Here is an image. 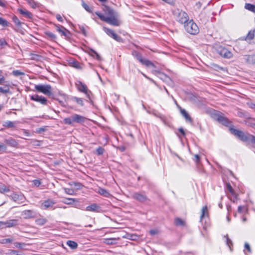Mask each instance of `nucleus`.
Instances as JSON below:
<instances>
[{"label":"nucleus","mask_w":255,"mask_h":255,"mask_svg":"<svg viewBox=\"0 0 255 255\" xmlns=\"http://www.w3.org/2000/svg\"><path fill=\"white\" fill-rule=\"evenodd\" d=\"M72 116L73 123H76L81 124L84 123L86 120V118H85L84 117L77 114H74Z\"/></svg>","instance_id":"4468645a"},{"label":"nucleus","mask_w":255,"mask_h":255,"mask_svg":"<svg viewBox=\"0 0 255 255\" xmlns=\"http://www.w3.org/2000/svg\"><path fill=\"white\" fill-rule=\"evenodd\" d=\"M6 147L4 144H3V143L0 144V151L5 150L6 149Z\"/></svg>","instance_id":"052dcab7"},{"label":"nucleus","mask_w":255,"mask_h":255,"mask_svg":"<svg viewBox=\"0 0 255 255\" xmlns=\"http://www.w3.org/2000/svg\"><path fill=\"white\" fill-rule=\"evenodd\" d=\"M104 148H103L101 147H99L97 149V152L98 155H102V154H103V153H104Z\"/></svg>","instance_id":"09e8293b"},{"label":"nucleus","mask_w":255,"mask_h":255,"mask_svg":"<svg viewBox=\"0 0 255 255\" xmlns=\"http://www.w3.org/2000/svg\"><path fill=\"white\" fill-rule=\"evenodd\" d=\"M10 191L9 187L6 186L5 185H0V193H4L5 192H8Z\"/></svg>","instance_id":"c85d7f7f"},{"label":"nucleus","mask_w":255,"mask_h":255,"mask_svg":"<svg viewBox=\"0 0 255 255\" xmlns=\"http://www.w3.org/2000/svg\"><path fill=\"white\" fill-rule=\"evenodd\" d=\"M227 188L232 195H235L234 191L230 183L227 184Z\"/></svg>","instance_id":"79ce46f5"},{"label":"nucleus","mask_w":255,"mask_h":255,"mask_svg":"<svg viewBox=\"0 0 255 255\" xmlns=\"http://www.w3.org/2000/svg\"><path fill=\"white\" fill-rule=\"evenodd\" d=\"M66 200H67V201H65L64 202L68 205L72 204L75 201V199L72 198H68L66 199Z\"/></svg>","instance_id":"de8ad7c7"},{"label":"nucleus","mask_w":255,"mask_h":255,"mask_svg":"<svg viewBox=\"0 0 255 255\" xmlns=\"http://www.w3.org/2000/svg\"><path fill=\"white\" fill-rule=\"evenodd\" d=\"M72 100L76 102L78 104H79L82 106H83V102L81 98H79L74 97L72 98Z\"/></svg>","instance_id":"2f4dec72"},{"label":"nucleus","mask_w":255,"mask_h":255,"mask_svg":"<svg viewBox=\"0 0 255 255\" xmlns=\"http://www.w3.org/2000/svg\"><path fill=\"white\" fill-rule=\"evenodd\" d=\"M18 220L16 219H12L3 222V226L4 225L6 227L10 228L15 226L17 225Z\"/></svg>","instance_id":"dca6fc26"},{"label":"nucleus","mask_w":255,"mask_h":255,"mask_svg":"<svg viewBox=\"0 0 255 255\" xmlns=\"http://www.w3.org/2000/svg\"><path fill=\"white\" fill-rule=\"evenodd\" d=\"M82 6L87 11H91V9H90L89 6L88 5V4H87L84 1H83V2H82Z\"/></svg>","instance_id":"8fccbe9b"},{"label":"nucleus","mask_w":255,"mask_h":255,"mask_svg":"<svg viewBox=\"0 0 255 255\" xmlns=\"http://www.w3.org/2000/svg\"><path fill=\"white\" fill-rule=\"evenodd\" d=\"M184 27L186 31L191 34H196L199 31L198 26L193 20H188L184 24Z\"/></svg>","instance_id":"20e7f679"},{"label":"nucleus","mask_w":255,"mask_h":255,"mask_svg":"<svg viewBox=\"0 0 255 255\" xmlns=\"http://www.w3.org/2000/svg\"><path fill=\"white\" fill-rule=\"evenodd\" d=\"M11 198L13 201L16 202L18 203H22L25 200V197L23 195H19L16 193H13L10 195Z\"/></svg>","instance_id":"9b49d317"},{"label":"nucleus","mask_w":255,"mask_h":255,"mask_svg":"<svg viewBox=\"0 0 255 255\" xmlns=\"http://www.w3.org/2000/svg\"><path fill=\"white\" fill-rule=\"evenodd\" d=\"M117 240L116 238L106 239L104 243L107 245H113L116 244Z\"/></svg>","instance_id":"b1692460"},{"label":"nucleus","mask_w":255,"mask_h":255,"mask_svg":"<svg viewBox=\"0 0 255 255\" xmlns=\"http://www.w3.org/2000/svg\"><path fill=\"white\" fill-rule=\"evenodd\" d=\"M207 212V206H204L202 209V214L200 217L201 220H202L205 215V213Z\"/></svg>","instance_id":"37998d69"},{"label":"nucleus","mask_w":255,"mask_h":255,"mask_svg":"<svg viewBox=\"0 0 255 255\" xmlns=\"http://www.w3.org/2000/svg\"><path fill=\"white\" fill-rule=\"evenodd\" d=\"M12 20L15 25L18 26V27L21 26L22 22L20 21L18 18L16 16H13L12 17Z\"/></svg>","instance_id":"f704fd0d"},{"label":"nucleus","mask_w":255,"mask_h":255,"mask_svg":"<svg viewBox=\"0 0 255 255\" xmlns=\"http://www.w3.org/2000/svg\"><path fill=\"white\" fill-rule=\"evenodd\" d=\"M12 240L10 239H3L2 240L1 243L2 244H6L8 243H11Z\"/></svg>","instance_id":"603ef678"},{"label":"nucleus","mask_w":255,"mask_h":255,"mask_svg":"<svg viewBox=\"0 0 255 255\" xmlns=\"http://www.w3.org/2000/svg\"><path fill=\"white\" fill-rule=\"evenodd\" d=\"M218 53L223 57L230 58L232 57V52L224 47H220L217 50Z\"/></svg>","instance_id":"0eeeda50"},{"label":"nucleus","mask_w":255,"mask_h":255,"mask_svg":"<svg viewBox=\"0 0 255 255\" xmlns=\"http://www.w3.org/2000/svg\"><path fill=\"white\" fill-rule=\"evenodd\" d=\"M245 8L255 13V5L251 3H246Z\"/></svg>","instance_id":"393cba45"},{"label":"nucleus","mask_w":255,"mask_h":255,"mask_svg":"<svg viewBox=\"0 0 255 255\" xmlns=\"http://www.w3.org/2000/svg\"><path fill=\"white\" fill-rule=\"evenodd\" d=\"M34 212L31 210H27L23 211L21 213L22 216L25 219L33 218L34 216Z\"/></svg>","instance_id":"2eb2a0df"},{"label":"nucleus","mask_w":255,"mask_h":255,"mask_svg":"<svg viewBox=\"0 0 255 255\" xmlns=\"http://www.w3.org/2000/svg\"><path fill=\"white\" fill-rule=\"evenodd\" d=\"M5 5V1L3 0H0V6L4 7Z\"/></svg>","instance_id":"e2e57ef3"},{"label":"nucleus","mask_w":255,"mask_h":255,"mask_svg":"<svg viewBox=\"0 0 255 255\" xmlns=\"http://www.w3.org/2000/svg\"><path fill=\"white\" fill-rule=\"evenodd\" d=\"M245 249H246L247 250H248V251L249 252H251V248H250V245H249L248 243H245Z\"/></svg>","instance_id":"13d9d810"},{"label":"nucleus","mask_w":255,"mask_h":255,"mask_svg":"<svg viewBox=\"0 0 255 255\" xmlns=\"http://www.w3.org/2000/svg\"><path fill=\"white\" fill-rule=\"evenodd\" d=\"M103 29L107 34L112 37L117 41L120 42H123V39L120 36L118 35L113 30L106 27H104Z\"/></svg>","instance_id":"423d86ee"},{"label":"nucleus","mask_w":255,"mask_h":255,"mask_svg":"<svg viewBox=\"0 0 255 255\" xmlns=\"http://www.w3.org/2000/svg\"><path fill=\"white\" fill-rule=\"evenodd\" d=\"M141 63L143 65H146V66H153L154 67V65L149 60H148L147 59H143V61L141 62Z\"/></svg>","instance_id":"72a5a7b5"},{"label":"nucleus","mask_w":255,"mask_h":255,"mask_svg":"<svg viewBox=\"0 0 255 255\" xmlns=\"http://www.w3.org/2000/svg\"><path fill=\"white\" fill-rule=\"evenodd\" d=\"M67 245L72 249H76L78 246L77 244L75 242L72 241H68L67 242Z\"/></svg>","instance_id":"bb28decb"},{"label":"nucleus","mask_w":255,"mask_h":255,"mask_svg":"<svg viewBox=\"0 0 255 255\" xmlns=\"http://www.w3.org/2000/svg\"><path fill=\"white\" fill-rule=\"evenodd\" d=\"M249 106L251 108L254 109L255 110V104L251 103L249 104Z\"/></svg>","instance_id":"0e129e2a"},{"label":"nucleus","mask_w":255,"mask_h":255,"mask_svg":"<svg viewBox=\"0 0 255 255\" xmlns=\"http://www.w3.org/2000/svg\"><path fill=\"white\" fill-rule=\"evenodd\" d=\"M7 45V43L4 39H0V48H4Z\"/></svg>","instance_id":"c03bdc74"},{"label":"nucleus","mask_w":255,"mask_h":255,"mask_svg":"<svg viewBox=\"0 0 255 255\" xmlns=\"http://www.w3.org/2000/svg\"><path fill=\"white\" fill-rule=\"evenodd\" d=\"M127 238L131 240L135 241L138 239V237L135 234H128Z\"/></svg>","instance_id":"4c0bfd02"},{"label":"nucleus","mask_w":255,"mask_h":255,"mask_svg":"<svg viewBox=\"0 0 255 255\" xmlns=\"http://www.w3.org/2000/svg\"><path fill=\"white\" fill-rule=\"evenodd\" d=\"M194 156H195V158L196 159V161L198 162L200 160V157H199V156L198 155H197V154H196V155H195Z\"/></svg>","instance_id":"774afa93"},{"label":"nucleus","mask_w":255,"mask_h":255,"mask_svg":"<svg viewBox=\"0 0 255 255\" xmlns=\"http://www.w3.org/2000/svg\"><path fill=\"white\" fill-rule=\"evenodd\" d=\"M4 142L5 143L12 147H17L18 145L17 142L14 139L11 137L4 139Z\"/></svg>","instance_id":"f3484780"},{"label":"nucleus","mask_w":255,"mask_h":255,"mask_svg":"<svg viewBox=\"0 0 255 255\" xmlns=\"http://www.w3.org/2000/svg\"><path fill=\"white\" fill-rule=\"evenodd\" d=\"M72 66L77 69L81 68L79 63L77 61H74L72 63Z\"/></svg>","instance_id":"3c124183"},{"label":"nucleus","mask_w":255,"mask_h":255,"mask_svg":"<svg viewBox=\"0 0 255 255\" xmlns=\"http://www.w3.org/2000/svg\"><path fill=\"white\" fill-rule=\"evenodd\" d=\"M30 99L38 102L43 105H46L48 103L47 100L44 97L38 95H33L30 96Z\"/></svg>","instance_id":"6e6552de"},{"label":"nucleus","mask_w":255,"mask_h":255,"mask_svg":"<svg viewBox=\"0 0 255 255\" xmlns=\"http://www.w3.org/2000/svg\"><path fill=\"white\" fill-rule=\"evenodd\" d=\"M76 86L79 91L85 93L87 97L90 98V93L91 92L88 90L86 85L84 84L81 82L78 81V83H76Z\"/></svg>","instance_id":"1a4fd4ad"},{"label":"nucleus","mask_w":255,"mask_h":255,"mask_svg":"<svg viewBox=\"0 0 255 255\" xmlns=\"http://www.w3.org/2000/svg\"><path fill=\"white\" fill-rule=\"evenodd\" d=\"M33 183L34 184V185L35 186H36V187H38L39 186V185L40 184V182L39 180H34L33 181Z\"/></svg>","instance_id":"6e6d98bb"},{"label":"nucleus","mask_w":255,"mask_h":255,"mask_svg":"<svg viewBox=\"0 0 255 255\" xmlns=\"http://www.w3.org/2000/svg\"><path fill=\"white\" fill-rule=\"evenodd\" d=\"M86 210L87 211L100 212L101 211V207L97 204L94 203L86 207Z\"/></svg>","instance_id":"ddd939ff"},{"label":"nucleus","mask_w":255,"mask_h":255,"mask_svg":"<svg viewBox=\"0 0 255 255\" xmlns=\"http://www.w3.org/2000/svg\"><path fill=\"white\" fill-rule=\"evenodd\" d=\"M158 231L156 230H151L149 231V234L152 236L156 235Z\"/></svg>","instance_id":"4d7b16f0"},{"label":"nucleus","mask_w":255,"mask_h":255,"mask_svg":"<svg viewBox=\"0 0 255 255\" xmlns=\"http://www.w3.org/2000/svg\"><path fill=\"white\" fill-rule=\"evenodd\" d=\"M63 121H64V124L69 125H72L73 124H74L73 121L72 120V116H71V117H70L69 118H66L64 119Z\"/></svg>","instance_id":"c756f323"},{"label":"nucleus","mask_w":255,"mask_h":255,"mask_svg":"<svg viewBox=\"0 0 255 255\" xmlns=\"http://www.w3.org/2000/svg\"><path fill=\"white\" fill-rule=\"evenodd\" d=\"M57 30L61 33L62 35L66 36V29L62 26L59 25L56 26Z\"/></svg>","instance_id":"a878e982"},{"label":"nucleus","mask_w":255,"mask_h":255,"mask_svg":"<svg viewBox=\"0 0 255 255\" xmlns=\"http://www.w3.org/2000/svg\"><path fill=\"white\" fill-rule=\"evenodd\" d=\"M103 10L108 16H105L99 12H96L95 13L102 20L114 26H119L121 21L119 19V14L114 9L108 6L104 5Z\"/></svg>","instance_id":"f257e3e1"},{"label":"nucleus","mask_w":255,"mask_h":255,"mask_svg":"<svg viewBox=\"0 0 255 255\" xmlns=\"http://www.w3.org/2000/svg\"><path fill=\"white\" fill-rule=\"evenodd\" d=\"M131 197L140 202H143L147 200V197L144 194L138 192L133 193Z\"/></svg>","instance_id":"9d476101"},{"label":"nucleus","mask_w":255,"mask_h":255,"mask_svg":"<svg viewBox=\"0 0 255 255\" xmlns=\"http://www.w3.org/2000/svg\"><path fill=\"white\" fill-rule=\"evenodd\" d=\"M35 89L47 96L52 95V88L49 85H36Z\"/></svg>","instance_id":"39448f33"},{"label":"nucleus","mask_w":255,"mask_h":255,"mask_svg":"<svg viewBox=\"0 0 255 255\" xmlns=\"http://www.w3.org/2000/svg\"><path fill=\"white\" fill-rule=\"evenodd\" d=\"M215 118L216 119V120L219 122L222 123L223 125L227 126L229 125L230 122H229L228 119H227L225 117H224L218 114H216L215 115Z\"/></svg>","instance_id":"f8f14e48"},{"label":"nucleus","mask_w":255,"mask_h":255,"mask_svg":"<svg viewBox=\"0 0 255 255\" xmlns=\"http://www.w3.org/2000/svg\"><path fill=\"white\" fill-rule=\"evenodd\" d=\"M14 245L16 248L22 249L23 247L25 246V243L15 242L14 243Z\"/></svg>","instance_id":"58836bf2"},{"label":"nucleus","mask_w":255,"mask_h":255,"mask_svg":"<svg viewBox=\"0 0 255 255\" xmlns=\"http://www.w3.org/2000/svg\"><path fill=\"white\" fill-rule=\"evenodd\" d=\"M65 192L66 194L69 195H74L75 193V191L72 189L70 188H65Z\"/></svg>","instance_id":"ea45409f"},{"label":"nucleus","mask_w":255,"mask_h":255,"mask_svg":"<svg viewBox=\"0 0 255 255\" xmlns=\"http://www.w3.org/2000/svg\"><path fill=\"white\" fill-rule=\"evenodd\" d=\"M54 202L52 200H47L45 201L42 204L41 207L43 209H46L48 208L52 207L54 204Z\"/></svg>","instance_id":"6ab92c4d"},{"label":"nucleus","mask_w":255,"mask_h":255,"mask_svg":"<svg viewBox=\"0 0 255 255\" xmlns=\"http://www.w3.org/2000/svg\"><path fill=\"white\" fill-rule=\"evenodd\" d=\"M224 237L226 238V242L227 245L229 247L230 250H232L231 246L233 245L232 241L229 238L228 235L225 236Z\"/></svg>","instance_id":"473e14b6"},{"label":"nucleus","mask_w":255,"mask_h":255,"mask_svg":"<svg viewBox=\"0 0 255 255\" xmlns=\"http://www.w3.org/2000/svg\"><path fill=\"white\" fill-rule=\"evenodd\" d=\"M8 23L6 20L2 18L1 17H0V25H1L2 26L5 27L7 26L8 25Z\"/></svg>","instance_id":"a19ab883"},{"label":"nucleus","mask_w":255,"mask_h":255,"mask_svg":"<svg viewBox=\"0 0 255 255\" xmlns=\"http://www.w3.org/2000/svg\"><path fill=\"white\" fill-rule=\"evenodd\" d=\"M244 207L242 206H240L238 207V212L239 213H242V211H243V209Z\"/></svg>","instance_id":"69168bd1"},{"label":"nucleus","mask_w":255,"mask_h":255,"mask_svg":"<svg viewBox=\"0 0 255 255\" xmlns=\"http://www.w3.org/2000/svg\"><path fill=\"white\" fill-rule=\"evenodd\" d=\"M175 223L177 226L184 225V222L180 218H176L175 220Z\"/></svg>","instance_id":"e433bc0d"},{"label":"nucleus","mask_w":255,"mask_h":255,"mask_svg":"<svg viewBox=\"0 0 255 255\" xmlns=\"http://www.w3.org/2000/svg\"><path fill=\"white\" fill-rule=\"evenodd\" d=\"M231 133L244 142L251 141L255 144V136L251 134H246L243 131L234 128H230Z\"/></svg>","instance_id":"f03ea898"},{"label":"nucleus","mask_w":255,"mask_h":255,"mask_svg":"<svg viewBox=\"0 0 255 255\" xmlns=\"http://www.w3.org/2000/svg\"><path fill=\"white\" fill-rule=\"evenodd\" d=\"M17 122H11V121H5L3 126L7 128H15Z\"/></svg>","instance_id":"412c9836"},{"label":"nucleus","mask_w":255,"mask_h":255,"mask_svg":"<svg viewBox=\"0 0 255 255\" xmlns=\"http://www.w3.org/2000/svg\"><path fill=\"white\" fill-rule=\"evenodd\" d=\"M46 34L48 36H49V37H50L51 38L54 39L56 38L55 35L51 32H48L46 33Z\"/></svg>","instance_id":"5fc2aeb1"},{"label":"nucleus","mask_w":255,"mask_h":255,"mask_svg":"<svg viewBox=\"0 0 255 255\" xmlns=\"http://www.w3.org/2000/svg\"><path fill=\"white\" fill-rule=\"evenodd\" d=\"M1 72H0V84H1L2 83L4 82L5 79L4 77L1 75Z\"/></svg>","instance_id":"bf43d9fd"},{"label":"nucleus","mask_w":255,"mask_h":255,"mask_svg":"<svg viewBox=\"0 0 255 255\" xmlns=\"http://www.w3.org/2000/svg\"><path fill=\"white\" fill-rule=\"evenodd\" d=\"M135 56L136 58V59L140 62L141 63V62L143 61V60L144 59H143L142 58V56L141 55H140V54H139V53H137V52H135Z\"/></svg>","instance_id":"49530a36"},{"label":"nucleus","mask_w":255,"mask_h":255,"mask_svg":"<svg viewBox=\"0 0 255 255\" xmlns=\"http://www.w3.org/2000/svg\"><path fill=\"white\" fill-rule=\"evenodd\" d=\"M9 91V89L8 87H5L4 88H2L0 87V92L2 93H7Z\"/></svg>","instance_id":"a18cd8bd"},{"label":"nucleus","mask_w":255,"mask_h":255,"mask_svg":"<svg viewBox=\"0 0 255 255\" xmlns=\"http://www.w3.org/2000/svg\"><path fill=\"white\" fill-rule=\"evenodd\" d=\"M90 51L91 53H89L92 56H93V57L96 56V59H98V60H101V58L100 56L97 52H96L95 50H94L92 49H90Z\"/></svg>","instance_id":"cd10ccee"},{"label":"nucleus","mask_w":255,"mask_h":255,"mask_svg":"<svg viewBox=\"0 0 255 255\" xmlns=\"http://www.w3.org/2000/svg\"><path fill=\"white\" fill-rule=\"evenodd\" d=\"M245 59L246 62L249 64H255V55L246 56Z\"/></svg>","instance_id":"4be33fe9"},{"label":"nucleus","mask_w":255,"mask_h":255,"mask_svg":"<svg viewBox=\"0 0 255 255\" xmlns=\"http://www.w3.org/2000/svg\"><path fill=\"white\" fill-rule=\"evenodd\" d=\"M97 192L105 197H112L111 194L107 190L102 188H99Z\"/></svg>","instance_id":"a211bd4d"},{"label":"nucleus","mask_w":255,"mask_h":255,"mask_svg":"<svg viewBox=\"0 0 255 255\" xmlns=\"http://www.w3.org/2000/svg\"><path fill=\"white\" fill-rule=\"evenodd\" d=\"M180 112L181 114L185 118L186 121L189 122L190 123H191L192 122V119L191 118L189 114L187 113V112L185 111V110L181 109Z\"/></svg>","instance_id":"5701e85b"},{"label":"nucleus","mask_w":255,"mask_h":255,"mask_svg":"<svg viewBox=\"0 0 255 255\" xmlns=\"http://www.w3.org/2000/svg\"><path fill=\"white\" fill-rule=\"evenodd\" d=\"M45 219H38L36 220V223L38 225H43L46 223Z\"/></svg>","instance_id":"c9c22d12"},{"label":"nucleus","mask_w":255,"mask_h":255,"mask_svg":"<svg viewBox=\"0 0 255 255\" xmlns=\"http://www.w3.org/2000/svg\"><path fill=\"white\" fill-rule=\"evenodd\" d=\"M19 13L24 16L26 17L31 18L32 16V14L29 11L25 9H18V10Z\"/></svg>","instance_id":"aec40b11"},{"label":"nucleus","mask_w":255,"mask_h":255,"mask_svg":"<svg viewBox=\"0 0 255 255\" xmlns=\"http://www.w3.org/2000/svg\"><path fill=\"white\" fill-rule=\"evenodd\" d=\"M255 29L253 31H250L249 32L248 35L246 36V39L252 40L254 38L255 36Z\"/></svg>","instance_id":"7c9ffc66"},{"label":"nucleus","mask_w":255,"mask_h":255,"mask_svg":"<svg viewBox=\"0 0 255 255\" xmlns=\"http://www.w3.org/2000/svg\"><path fill=\"white\" fill-rule=\"evenodd\" d=\"M174 15L176 21L180 23L185 24L189 20L187 13L179 9L174 11Z\"/></svg>","instance_id":"7ed1b4c3"},{"label":"nucleus","mask_w":255,"mask_h":255,"mask_svg":"<svg viewBox=\"0 0 255 255\" xmlns=\"http://www.w3.org/2000/svg\"><path fill=\"white\" fill-rule=\"evenodd\" d=\"M13 73L14 75L16 76L24 74L23 73L20 72L19 71H18V70L14 71L13 72Z\"/></svg>","instance_id":"864d4df0"},{"label":"nucleus","mask_w":255,"mask_h":255,"mask_svg":"<svg viewBox=\"0 0 255 255\" xmlns=\"http://www.w3.org/2000/svg\"><path fill=\"white\" fill-rule=\"evenodd\" d=\"M56 17L57 18V19L59 21H63V19H62V17H61V16L60 15V14H57L56 15Z\"/></svg>","instance_id":"680f3d73"},{"label":"nucleus","mask_w":255,"mask_h":255,"mask_svg":"<svg viewBox=\"0 0 255 255\" xmlns=\"http://www.w3.org/2000/svg\"><path fill=\"white\" fill-rule=\"evenodd\" d=\"M179 131H180V132L183 135H185V132H184V129L182 128H180L179 129Z\"/></svg>","instance_id":"338daca9"}]
</instances>
